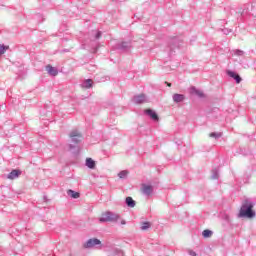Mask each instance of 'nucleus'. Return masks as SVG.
<instances>
[{"label":"nucleus","mask_w":256,"mask_h":256,"mask_svg":"<svg viewBox=\"0 0 256 256\" xmlns=\"http://www.w3.org/2000/svg\"><path fill=\"white\" fill-rule=\"evenodd\" d=\"M253 202L250 201H244L240 211H239V215L238 217H245L246 219H253V217H255V211L253 210Z\"/></svg>","instance_id":"obj_1"},{"label":"nucleus","mask_w":256,"mask_h":256,"mask_svg":"<svg viewBox=\"0 0 256 256\" xmlns=\"http://www.w3.org/2000/svg\"><path fill=\"white\" fill-rule=\"evenodd\" d=\"M121 219L119 214H115L113 212L106 211L101 214L99 221L100 223H117Z\"/></svg>","instance_id":"obj_2"},{"label":"nucleus","mask_w":256,"mask_h":256,"mask_svg":"<svg viewBox=\"0 0 256 256\" xmlns=\"http://www.w3.org/2000/svg\"><path fill=\"white\" fill-rule=\"evenodd\" d=\"M69 137L73 143H81L83 141V135L78 130H72Z\"/></svg>","instance_id":"obj_3"},{"label":"nucleus","mask_w":256,"mask_h":256,"mask_svg":"<svg viewBox=\"0 0 256 256\" xmlns=\"http://www.w3.org/2000/svg\"><path fill=\"white\" fill-rule=\"evenodd\" d=\"M140 193L147 195L148 197L153 195V186L149 184H141Z\"/></svg>","instance_id":"obj_4"},{"label":"nucleus","mask_w":256,"mask_h":256,"mask_svg":"<svg viewBox=\"0 0 256 256\" xmlns=\"http://www.w3.org/2000/svg\"><path fill=\"white\" fill-rule=\"evenodd\" d=\"M95 245H101V240L97 239V238H92L89 239L85 244L84 247L85 249H89L91 247H95Z\"/></svg>","instance_id":"obj_5"},{"label":"nucleus","mask_w":256,"mask_h":256,"mask_svg":"<svg viewBox=\"0 0 256 256\" xmlns=\"http://www.w3.org/2000/svg\"><path fill=\"white\" fill-rule=\"evenodd\" d=\"M144 112L146 113V115L151 117V119H153V121H159V116L152 109H146Z\"/></svg>","instance_id":"obj_6"},{"label":"nucleus","mask_w":256,"mask_h":256,"mask_svg":"<svg viewBox=\"0 0 256 256\" xmlns=\"http://www.w3.org/2000/svg\"><path fill=\"white\" fill-rule=\"evenodd\" d=\"M46 71L49 73V75H52L53 77H56L58 75V71L55 69V67L48 65L46 66Z\"/></svg>","instance_id":"obj_7"},{"label":"nucleus","mask_w":256,"mask_h":256,"mask_svg":"<svg viewBox=\"0 0 256 256\" xmlns=\"http://www.w3.org/2000/svg\"><path fill=\"white\" fill-rule=\"evenodd\" d=\"M19 175H21V171L20 170H12L9 174H8V179H17V177H19Z\"/></svg>","instance_id":"obj_8"},{"label":"nucleus","mask_w":256,"mask_h":256,"mask_svg":"<svg viewBox=\"0 0 256 256\" xmlns=\"http://www.w3.org/2000/svg\"><path fill=\"white\" fill-rule=\"evenodd\" d=\"M67 195L72 197V199H79V197H81V194L79 192H75L71 189L67 190Z\"/></svg>","instance_id":"obj_9"},{"label":"nucleus","mask_w":256,"mask_h":256,"mask_svg":"<svg viewBox=\"0 0 256 256\" xmlns=\"http://www.w3.org/2000/svg\"><path fill=\"white\" fill-rule=\"evenodd\" d=\"M185 100V96L183 94H174L173 95V101H175V103H181V101Z\"/></svg>","instance_id":"obj_10"},{"label":"nucleus","mask_w":256,"mask_h":256,"mask_svg":"<svg viewBox=\"0 0 256 256\" xmlns=\"http://www.w3.org/2000/svg\"><path fill=\"white\" fill-rule=\"evenodd\" d=\"M95 161L92 160L91 158H87L86 159V167H88V169H95Z\"/></svg>","instance_id":"obj_11"},{"label":"nucleus","mask_w":256,"mask_h":256,"mask_svg":"<svg viewBox=\"0 0 256 256\" xmlns=\"http://www.w3.org/2000/svg\"><path fill=\"white\" fill-rule=\"evenodd\" d=\"M191 93H194V95H197L198 97H205L203 91L197 90L195 87L191 88Z\"/></svg>","instance_id":"obj_12"},{"label":"nucleus","mask_w":256,"mask_h":256,"mask_svg":"<svg viewBox=\"0 0 256 256\" xmlns=\"http://www.w3.org/2000/svg\"><path fill=\"white\" fill-rule=\"evenodd\" d=\"M135 103H145V95L141 94L134 98Z\"/></svg>","instance_id":"obj_13"},{"label":"nucleus","mask_w":256,"mask_h":256,"mask_svg":"<svg viewBox=\"0 0 256 256\" xmlns=\"http://www.w3.org/2000/svg\"><path fill=\"white\" fill-rule=\"evenodd\" d=\"M126 205H128V207H135V202L133 201L132 197L126 198Z\"/></svg>","instance_id":"obj_14"},{"label":"nucleus","mask_w":256,"mask_h":256,"mask_svg":"<svg viewBox=\"0 0 256 256\" xmlns=\"http://www.w3.org/2000/svg\"><path fill=\"white\" fill-rule=\"evenodd\" d=\"M91 87H93V80H91V79L85 80V88L91 89Z\"/></svg>","instance_id":"obj_15"},{"label":"nucleus","mask_w":256,"mask_h":256,"mask_svg":"<svg viewBox=\"0 0 256 256\" xmlns=\"http://www.w3.org/2000/svg\"><path fill=\"white\" fill-rule=\"evenodd\" d=\"M149 227H151V223L143 222L142 225H141V230L142 231H147V229H149Z\"/></svg>","instance_id":"obj_16"},{"label":"nucleus","mask_w":256,"mask_h":256,"mask_svg":"<svg viewBox=\"0 0 256 256\" xmlns=\"http://www.w3.org/2000/svg\"><path fill=\"white\" fill-rule=\"evenodd\" d=\"M202 235H203V237H205V239H207V238L211 237V235H213V232L211 230H204L202 232Z\"/></svg>","instance_id":"obj_17"},{"label":"nucleus","mask_w":256,"mask_h":256,"mask_svg":"<svg viewBox=\"0 0 256 256\" xmlns=\"http://www.w3.org/2000/svg\"><path fill=\"white\" fill-rule=\"evenodd\" d=\"M7 49H9V46H5V45H0V55H4L5 51H7Z\"/></svg>","instance_id":"obj_18"},{"label":"nucleus","mask_w":256,"mask_h":256,"mask_svg":"<svg viewBox=\"0 0 256 256\" xmlns=\"http://www.w3.org/2000/svg\"><path fill=\"white\" fill-rule=\"evenodd\" d=\"M221 133H215V132H212L209 134V137H214L215 139H219V137H221Z\"/></svg>","instance_id":"obj_19"},{"label":"nucleus","mask_w":256,"mask_h":256,"mask_svg":"<svg viewBox=\"0 0 256 256\" xmlns=\"http://www.w3.org/2000/svg\"><path fill=\"white\" fill-rule=\"evenodd\" d=\"M127 171H122L118 174V177H120V179H125V177H127Z\"/></svg>","instance_id":"obj_20"},{"label":"nucleus","mask_w":256,"mask_h":256,"mask_svg":"<svg viewBox=\"0 0 256 256\" xmlns=\"http://www.w3.org/2000/svg\"><path fill=\"white\" fill-rule=\"evenodd\" d=\"M228 75H229V77H232V79H235V77H237V74L233 71H229Z\"/></svg>","instance_id":"obj_21"},{"label":"nucleus","mask_w":256,"mask_h":256,"mask_svg":"<svg viewBox=\"0 0 256 256\" xmlns=\"http://www.w3.org/2000/svg\"><path fill=\"white\" fill-rule=\"evenodd\" d=\"M234 79H235L236 83H241V76H239L238 74H236Z\"/></svg>","instance_id":"obj_22"},{"label":"nucleus","mask_w":256,"mask_h":256,"mask_svg":"<svg viewBox=\"0 0 256 256\" xmlns=\"http://www.w3.org/2000/svg\"><path fill=\"white\" fill-rule=\"evenodd\" d=\"M127 224V222L125 221V219H122L121 220V225H126Z\"/></svg>","instance_id":"obj_23"},{"label":"nucleus","mask_w":256,"mask_h":256,"mask_svg":"<svg viewBox=\"0 0 256 256\" xmlns=\"http://www.w3.org/2000/svg\"><path fill=\"white\" fill-rule=\"evenodd\" d=\"M190 255L191 256H196L197 254L195 252H193V251H190Z\"/></svg>","instance_id":"obj_24"},{"label":"nucleus","mask_w":256,"mask_h":256,"mask_svg":"<svg viewBox=\"0 0 256 256\" xmlns=\"http://www.w3.org/2000/svg\"><path fill=\"white\" fill-rule=\"evenodd\" d=\"M97 37H101V32H98Z\"/></svg>","instance_id":"obj_25"},{"label":"nucleus","mask_w":256,"mask_h":256,"mask_svg":"<svg viewBox=\"0 0 256 256\" xmlns=\"http://www.w3.org/2000/svg\"><path fill=\"white\" fill-rule=\"evenodd\" d=\"M168 87H171V83H168Z\"/></svg>","instance_id":"obj_26"}]
</instances>
